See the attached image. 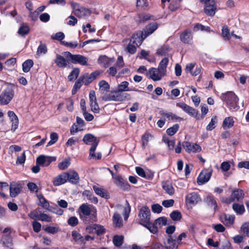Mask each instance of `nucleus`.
Returning <instances> with one entry per match:
<instances>
[{"instance_id": "obj_10", "label": "nucleus", "mask_w": 249, "mask_h": 249, "mask_svg": "<svg viewBox=\"0 0 249 249\" xmlns=\"http://www.w3.org/2000/svg\"><path fill=\"white\" fill-rule=\"evenodd\" d=\"M183 148L189 153H198L201 151V146L196 143H191L187 141H184L182 144Z\"/></svg>"}, {"instance_id": "obj_37", "label": "nucleus", "mask_w": 249, "mask_h": 249, "mask_svg": "<svg viewBox=\"0 0 249 249\" xmlns=\"http://www.w3.org/2000/svg\"><path fill=\"white\" fill-rule=\"evenodd\" d=\"M168 64V59L167 58H163L159 65L158 68L160 71L165 74L166 68Z\"/></svg>"}, {"instance_id": "obj_64", "label": "nucleus", "mask_w": 249, "mask_h": 249, "mask_svg": "<svg viewBox=\"0 0 249 249\" xmlns=\"http://www.w3.org/2000/svg\"><path fill=\"white\" fill-rule=\"evenodd\" d=\"M71 235L73 240L76 242L80 241L82 238V235L76 231H72Z\"/></svg>"}, {"instance_id": "obj_40", "label": "nucleus", "mask_w": 249, "mask_h": 249, "mask_svg": "<svg viewBox=\"0 0 249 249\" xmlns=\"http://www.w3.org/2000/svg\"><path fill=\"white\" fill-rule=\"evenodd\" d=\"M170 51V48L167 46H161L157 50V53L160 55H166Z\"/></svg>"}, {"instance_id": "obj_36", "label": "nucleus", "mask_w": 249, "mask_h": 249, "mask_svg": "<svg viewBox=\"0 0 249 249\" xmlns=\"http://www.w3.org/2000/svg\"><path fill=\"white\" fill-rule=\"evenodd\" d=\"M128 85L129 83L128 82L123 81L118 86L117 90L121 93H123V91L132 90V89H129Z\"/></svg>"}, {"instance_id": "obj_44", "label": "nucleus", "mask_w": 249, "mask_h": 249, "mask_svg": "<svg viewBox=\"0 0 249 249\" xmlns=\"http://www.w3.org/2000/svg\"><path fill=\"white\" fill-rule=\"evenodd\" d=\"M136 171L139 176H140V177H141L142 178H145L147 179L151 178L153 176V174L151 176H150V175L146 176L144 170L142 168L140 167H136Z\"/></svg>"}, {"instance_id": "obj_13", "label": "nucleus", "mask_w": 249, "mask_h": 249, "mask_svg": "<svg viewBox=\"0 0 249 249\" xmlns=\"http://www.w3.org/2000/svg\"><path fill=\"white\" fill-rule=\"evenodd\" d=\"M56 160L54 157H49L44 155H40L36 159V164L44 167L48 166L50 163Z\"/></svg>"}, {"instance_id": "obj_38", "label": "nucleus", "mask_w": 249, "mask_h": 249, "mask_svg": "<svg viewBox=\"0 0 249 249\" xmlns=\"http://www.w3.org/2000/svg\"><path fill=\"white\" fill-rule=\"evenodd\" d=\"M34 62L31 59H28L22 64V70L25 72H28L33 66Z\"/></svg>"}, {"instance_id": "obj_3", "label": "nucleus", "mask_w": 249, "mask_h": 249, "mask_svg": "<svg viewBox=\"0 0 249 249\" xmlns=\"http://www.w3.org/2000/svg\"><path fill=\"white\" fill-rule=\"evenodd\" d=\"M222 99L226 102L228 107L231 110H237L239 108L238 106V99L235 94L232 92H228L221 96Z\"/></svg>"}, {"instance_id": "obj_56", "label": "nucleus", "mask_w": 249, "mask_h": 249, "mask_svg": "<svg viewBox=\"0 0 249 249\" xmlns=\"http://www.w3.org/2000/svg\"><path fill=\"white\" fill-rule=\"evenodd\" d=\"M136 47L137 46L135 44L130 41L125 49L129 53L134 54L136 52Z\"/></svg>"}, {"instance_id": "obj_47", "label": "nucleus", "mask_w": 249, "mask_h": 249, "mask_svg": "<svg viewBox=\"0 0 249 249\" xmlns=\"http://www.w3.org/2000/svg\"><path fill=\"white\" fill-rule=\"evenodd\" d=\"M217 117L215 116H213L211 122L206 126V129L207 130H212L215 127V124L217 123Z\"/></svg>"}, {"instance_id": "obj_61", "label": "nucleus", "mask_w": 249, "mask_h": 249, "mask_svg": "<svg viewBox=\"0 0 249 249\" xmlns=\"http://www.w3.org/2000/svg\"><path fill=\"white\" fill-rule=\"evenodd\" d=\"M222 35L225 40H229L230 38L229 30L227 26H224L222 29Z\"/></svg>"}, {"instance_id": "obj_2", "label": "nucleus", "mask_w": 249, "mask_h": 249, "mask_svg": "<svg viewBox=\"0 0 249 249\" xmlns=\"http://www.w3.org/2000/svg\"><path fill=\"white\" fill-rule=\"evenodd\" d=\"M128 97H129L128 94L121 93L116 89L105 94L103 95L102 99L106 101L121 102L124 101Z\"/></svg>"}, {"instance_id": "obj_27", "label": "nucleus", "mask_w": 249, "mask_h": 249, "mask_svg": "<svg viewBox=\"0 0 249 249\" xmlns=\"http://www.w3.org/2000/svg\"><path fill=\"white\" fill-rule=\"evenodd\" d=\"M86 230L89 232H94L98 235L102 234L105 232L103 226L97 224L88 227Z\"/></svg>"}, {"instance_id": "obj_17", "label": "nucleus", "mask_w": 249, "mask_h": 249, "mask_svg": "<svg viewBox=\"0 0 249 249\" xmlns=\"http://www.w3.org/2000/svg\"><path fill=\"white\" fill-rule=\"evenodd\" d=\"M114 183L119 187L124 190H129L130 188V185L128 182L124 180L122 177L117 175L114 178Z\"/></svg>"}, {"instance_id": "obj_48", "label": "nucleus", "mask_w": 249, "mask_h": 249, "mask_svg": "<svg viewBox=\"0 0 249 249\" xmlns=\"http://www.w3.org/2000/svg\"><path fill=\"white\" fill-rule=\"evenodd\" d=\"M206 201L208 205L211 207L213 208L214 210L217 208V204L216 201L212 196H208L206 198Z\"/></svg>"}, {"instance_id": "obj_29", "label": "nucleus", "mask_w": 249, "mask_h": 249, "mask_svg": "<svg viewBox=\"0 0 249 249\" xmlns=\"http://www.w3.org/2000/svg\"><path fill=\"white\" fill-rule=\"evenodd\" d=\"M162 187L165 192L171 196L174 194L175 190L172 183L169 181H165L162 183Z\"/></svg>"}, {"instance_id": "obj_42", "label": "nucleus", "mask_w": 249, "mask_h": 249, "mask_svg": "<svg viewBox=\"0 0 249 249\" xmlns=\"http://www.w3.org/2000/svg\"><path fill=\"white\" fill-rule=\"evenodd\" d=\"M152 136L149 133H146L142 137V146L143 148L148 144L149 140L152 138Z\"/></svg>"}, {"instance_id": "obj_14", "label": "nucleus", "mask_w": 249, "mask_h": 249, "mask_svg": "<svg viewBox=\"0 0 249 249\" xmlns=\"http://www.w3.org/2000/svg\"><path fill=\"white\" fill-rule=\"evenodd\" d=\"M89 105L91 110L96 113H99L100 108L97 103L95 92L94 90H91L89 93Z\"/></svg>"}, {"instance_id": "obj_34", "label": "nucleus", "mask_w": 249, "mask_h": 249, "mask_svg": "<svg viewBox=\"0 0 249 249\" xmlns=\"http://www.w3.org/2000/svg\"><path fill=\"white\" fill-rule=\"evenodd\" d=\"M232 207L233 211L239 215L243 214L245 211V207L243 204L235 203L232 204Z\"/></svg>"}, {"instance_id": "obj_18", "label": "nucleus", "mask_w": 249, "mask_h": 249, "mask_svg": "<svg viewBox=\"0 0 249 249\" xmlns=\"http://www.w3.org/2000/svg\"><path fill=\"white\" fill-rule=\"evenodd\" d=\"M211 171H203L199 174L197 178V182L199 185H202L208 182L211 177Z\"/></svg>"}, {"instance_id": "obj_39", "label": "nucleus", "mask_w": 249, "mask_h": 249, "mask_svg": "<svg viewBox=\"0 0 249 249\" xmlns=\"http://www.w3.org/2000/svg\"><path fill=\"white\" fill-rule=\"evenodd\" d=\"M99 90L104 93L109 90L110 86L108 83L105 80H102L99 83Z\"/></svg>"}, {"instance_id": "obj_23", "label": "nucleus", "mask_w": 249, "mask_h": 249, "mask_svg": "<svg viewBox=\"0 0 249 249\" xmlns=\"http://www.w3.org/2000/svg\"><path fill=\"white\" fill-rule=\"evenodd\" d=\"M8 116L12 122L11 130L14 132L18 128V119L16 114L12 111L8 112Z\"/></svg>"}, {"instance_id": "obj_30", "label": "nucleus", "mask_w": 249, "mask_h": 249, "mask_svg": "<svg viewBox=\"0 0 249 249\" xmlns=\"http://www.w3.org/2000/svg\"><path fill=\"white\" fill-rule=\"evenodd\" d=\"M142 41L143 38L140 33L133 35L130 40V41L135 44L137 47L141 45Z\"/></svg>"}, {"instance_id": "obj_62", "label": "nucleus", "mask_w": 249, "mask_h": 249, "mask_svg": "<svg viewBox=\"0 0 249 249\" xmlns=\"http://www.w3.org/2000/svg\"><path fill=\"white\" fill-rule=\"evenodd\" d=\"M44 230L49 233L55 234L59 231V229L58 227L48 226L46 227Z\"/></svg>"}, {"instance_id": "obj_35", "label": "nucleus", "mask_w": 249, "mask_h": 249, "mask_svg": "<svg viewBox=\"0 0 249 249\" xmlns=\"http://www.w3.org/2000/svg\"><path fill=\"white\" fill-rule=\"evenodd\" d=\"M235 216L234 215L226 214L225 215L222 222L225 225L230 226L232 225Z\"/></svg>"}, {"instance_id": "obj_7", "label": "nucleus", "mask_w": 249, "mask_h": 249, "mask_svg": "<svg viewBox=\"0 0 249 249\" xmlns=\"http://www.w3.org/2000/svg\"><path fill=\"white\" fill-rule=\"evenodd\" d=\"M71 6L73 8V13L77 17L82 18L89 16L90 14L89 10L81 6L76 3H72Z\"/></svg>"}, {"instance_id": "obj_45", "label": "nucleus", "mask_w": 249, "mask_h": 249, "mask_svg": "<svg viewBox=\"0 0 249 249\" xmlns=\"http://www.w3.org/2000/svg\"><path fill=\"white\" fill-rule=\"evenodd\" d=\"M158 28V24L156 23L151 24L147 26L145 31L146 35L152 34Z\"/></svg>"}, {"instance_id": "obj_49", "label": "nucleus", "mask_w": 249, "mask_h": 249, "mask_svg": "<svg viewBox=\"0 0 249 249\" xmlns=\"http://www.w3.org/2000/svg\"><path fill=\"white\" fill-rule=\"evenodd\" d=\"M83 79L80 77L79 79L75 83L73 88L72 90V94H74L76 93L78 89H79L83 83Z\"/></svg>"}, {"instance_id": "obj_51", "label": "nucleus", "mask_w": 249, "mask_h": 249, "mask_svg": "<svg viewBox=\"0 0 249 249\" xmlns=\"http://www.w3.org/2000/svg\"><path fill=\"white\" fill-rule=\"evenodd\" d=\"M123 239L124 237L122 235H115L113 239V242L115 246L119 247L122 244Z\"/></svg>"}, {"instance_id": "obj_60", "label": "nucleus", "mask_w": 249, "mask_h": 249, "mask_svg": "<svg viewBox=\"0 0 249 249\" xmlns=\"http://www.w3.org/2000/svg\"><path fill=\"white\" fill-rule=\"evenodd\" d=\"M29 32V27L27 25H23L19 28L18 33L21 36H24L27 35Z\"/></svg>"}, {"instance_id": "obj_21", "label": "nucleus", "mask_w": 249, "mask_h": 249, "mask_svg": "<svg viewBox=\"0 0 249 249\" xmlns=\"http://www.w3.org/2000/svg\"><path fill=\"white\" fill-rule=\"evenodd\" d=\"M68 180V176L66 172L63 173L56 177H55L53 181L54 186H58L64 184Z\"/></svg>"}, {"instance_id": "obj_50", "label": "nucleus", "mask_w": 249, "mask_h": 249, "mask_svg": "<svg viewBox=\"0 0 249 249\" xmlns=\"http://www.w3.org/2000/svg\"><path fill=\"white\" fill-rule=\"evenodd\" d=\"M179 128V125L178 124H175L172 127L168 128L166 130V132L168 135L170 136H173L177 133Z\"/></svg>"}, {"instance_id": "obj_1", "label": "nucleus", "mask_w": 249, "mask_h": 249, "mask_svg": "<svg viewBox=\"0 0 249 249\" xmlns=\"http://www.w3.org/2000/svg\"><path fill=\"white\" fill-rule=\"evenodd\" d=\"M80 218L85 222H95L97 211L95 207L88 204H82L79 207Z\"/></svg>"}, {"instance_id": "obj_15", "label": "nucleus", "mask_w": 249, "mask_h": 249, "mask_svg": "<svg viewBox=\"0 0 249 249\" xmlns=\"http://www.w3.org/2000/svg\"><path fill=\"white\" fill-rule=\"evenodd\" d=\"M193 35L190 30H186L182 32L180 36V40L185 44H192Z\"/></svg>"}, {"instance_id": "obj_53", "label": "nucleus", "mask_w": 249, "mask_h": 249, "mask_svg": "<svg viewBox=\"0 0 249 249\" xmlns=\"http://www.w3.org/2000/svg\"><path fill=\"white\" fill-rule=\"evenodd\" d=\"M130 206L128 204V202L126 201L125 206L123 209V214L124 215V220H126L129 216V213L130 212Z\"/></svg>"}, {"instance_id": "obj_6", "label": "nucleus", "mask_w": 249, "mask_h": 249, "mask_svg": "<svg viewBox=\"0 0 249 249\" xmlns=\"http://www.w3.org/2000/svg\"><path fill=\"white\" fill-rule=\"evenodd\" d=\"M200 1L204 5L205 13L209 16H214L216 10L214 0H200Z\"/></svg>"}, {"instance_id": "obj_41", "label": "nucleus", "mask_w": 249, "mask_h": 249, "mask_svg": "<svg viewBox=\"0 0 249 249\" xmlns=\"http://www.w3.org/2000/svg\"><path fill=\"white\" fill-rule=\"evenodd\" d=\"M142 225L148 229L152 233L155 234L158 232V227L155 224V223L152 224L150 222H149V223H146Z\"/></svg>"}, {"instance_id": "obj_55", "label": "nucleus", "mask_w": 249, "mask_h": 249, "mask_svg": "<svg viewBox=\"0 0 249 249\" xmlns=\"http://www.w3.org/2000/svg\"><path fill=\"white\" fill-rule=\"evenodd\" d=\"M170 217L174 221H178L181 218V214L178 211H174L170 213Z\"/></svg>"}, {"instance_id": "obj_43", "label": "nucleus", "mask_w": 249, "mask_h": 249, "mask_svg": "<svg viewBox=\"0 0 249 249\" xmlns=\"http://www.w3.org/2000/svg\"><path fill=\"white\" fill-rule=\"evenodd\" d=\"M93 189L97 195H98L103 197H105L106 198H108V195L107 194V193L106 192H104L102 188H99L96 186H94L93 187Z\"/></svg>"}, {"instance_id": "obj_26", "label": "nucleus", "mask_w": 249, "mask_h": 249, "mask_svg": "<svg viewBox=\"0 0 249 249\" xmlns=\"http://www.w3.org/2000/svg\"><path fill=\"white\" fill-rule=\"evenodd\" d=\"M114 61L113 59L108 58L106 55H101L98 59V63L105 68L108 67Z\"/></svg>"}, {"instance_id": "obj_31", "label": "nucleus", "mask_w": 249, "mask_h": 249, "mask_svg": "<svg viewBox=\"0 0 249 249\" xmlns=\"http://www.w3.org/2000/svg\"><path fill=\"white\" fill-rule=\"evenodd\" d=\"M113 224L116 227L120 228L123 225V220L120 214L115 213L112 217Z\"/></svg>"}, {"instance_id": "obj_11", "label": "nucleus", "mask_w": 249, "mask_h": 249, "mask_svg": "<svg viewBox=\"0 0 249 249\" xmlns=\"http://www.w3.org/2000/svg\"><path fill=\"white\" fill-rule=\"evenodd\" d=\"M244 196V194L242 190L238 189L235 191H233L231 193L230 197L229 198H227L225 202L228 203H231L232 202L236 201H240L242 200Z\"/></svg>"}, {"instance_id": "obj_12", "label": "nucleus", "mask_w": 249, "mask_h": 249, "mask_svg": "<svg viewBox=\"0 0 249 249\" xmlns=\"http://www.w3.org/2000/svg\"><path fill=\"white\" fill-rule=\"evenodd\" d=\"M165 74L159 69L152 68L148 71L147 75L154 81H160Z\"/></svg>"}, {"instance_id": "obj_32", "label": "nucleus", "mask_w": 249, "mask_h": 249, "mask_svg": "<svg viewBox=\"0 0 249 249\" xmlns=\"http://www.w3.org/2000/svg\"><path fill=\"white\" fill-rule=\"evenodd\" d=\"M234 121L232 117H228L225 118L222 124V127L224 129L231 128L234 124Z\"/></svg>"}, {"instance_id": "obj_19", "label": "nucleus", "mask_w": 249, "mask_h": 249, "mask_svg": "<svg viewBox=\"0 0 249 249\" xmlns=\"http://www.w3.org/2000/svg\"><path fill=\"white\" fill-rule=\"evenodd\" d=\"M200 200V198L196 193L193 192L188 194L186 196V202L190 205H196Z\"/></svg>"}, {"instance_id": "obj_22", "label": "nucleus", "mask_w": 249, "mask_h": 249, "mask_svg": "<svg viewBox=\"0 0 249 249\" xmlns=\"http://www.w3.org/2000/svg\"><path fill=\"white\" fill-rule=\"evenodd\" d=\"M100 75L99 71H94L90 74H85L83 76H81L83 79V83L85 85H88L92 81L95 80L98 76Z\"/></svg>"}, {"instance_id": "obj_63", "label": "nucleus", "mask_w": 249, "mask_h": 249, "mask_svg": "<svg viewBox=\"0 0 249 249\" xmlns=\"http://www.w3.org/2000/svg\"><path fill=\"white\" fill-rule=\"evenodd\" d=\"M38 220L42 221L50 222L52 221V217L47 214L42 213H40Z\"/></svg>"}, {"instance_id": "obj_57", "label": "nucleus", "mask_w": 249, "mask_h": 249, "mask_svg": "<svg viewBox=\"0 0 249 249\" xmlns=\"http://www.w3.org/2000/svg\"><path fill=\"white\" fill-rule=\"evenodd\" d=\"M180 2L178 1H172L168 6V8L171 11H175L179 8Z\"/></svg>"}, {"instance_id": "obj_33", "label": "nucleus", "mask_w": 249, "mask_h": 249, "mask_svg": "<svg viewBox=\"0 0 249 249\" xmlns=\"http://www.w3.org/2000/svg\"><path fill=\"white\" fill-rule=\"evenodd\" d=\"M55 62L57 66L60 68L65 67L67 65V60L63 56L59 54L56 55Z\"/></svg>"}, {"instance_id": "obj_58", "label": "nucleus", "mask_w": 249, "mask_h": 249, "mask_svg": "<svg viewBox=\"0 0 249 249\" xmlns=\"http://www.w3.org/2000/svg\"><path fill=\"white\" fill-rule=\"evenodd\" d=\"M79 69L78 68L74 69L69 75V79L70 81H71L74 79H76L79 73Z\"/></svg>"}, {"instance_id": "obj_24", "label": "nucleus", "mask_w": 249, "mask_h": 249, "mask_svg": "<svg viewBox=\"0 0 249 249\" xmlns=\"http://www.w3.org/2000/svg\"><path fill=\"white\" fill-rule=\"evenodd\" d=\"M68 176V180L71 183L77 184L79 181V177L78 173L74 170H70L66 172Z\"/></svg>"}, {"instance_id": "obj_5", "label": "nucleus", "mask_w": 249, "mask_h": 249, "mask_svg": "<svg viewBox=\"0 0 249 249\" xmlns=\"http://www.w3.org/2000/svg\"><path fill=\"white\" fill-rule=\"evenodd\" d=\"M83 141L85 144L91 145L89 151H90V155H92L93 152L95 151L96 147L99 144V140L92 134L88 133L84 136Z\"/></svg>"}, {"instance_id": "obj_16", "label": "nucleus", "mask_w": 249, "mask_h": 249, "mask_svg": "<svg viewBox=\"0 0 249 249\" xmlns=\"http://www.w3.org/2000/svg\"><path fill=\"white\" fill-rule=\"evenodd\" d=\"M177 106L192 117H196L198 115V111L196 109L184 103H178L177 104Z\"/></svg>"}, {"instance_id": "obj_25", "label": "nucleus", "mask_w": 249, "mask_h": 249, "mask_svg": "<svg viewBox=\"0 0 249 249\" xmlns=\"http://www.w3.org/2000/svg\"><path fill=\"white\" fill-rule=\"evenodd\" d=\"M165 245V248L167 249H177L179 244L175 238L172 236H169Z\"/></svg>"}, {"instance_id": "obj_46", "label": "nucleus", "mask_w": 249, "mask_h": 249, "mask_svg": "<svg viewBox=\"0 0 249 249\" xmlns=\"http://www.w3.org/2000/svg\"><path fill=\"white\" fill-rule=\"evenodd\" d=\"M154 223L158 228H160L166 225L167 220L166 218L164 217H161L157 219L155 221Z\"/></svg>"}, {"instance_id": "obj_54", "label": "nucleus", "mask_w": 249, "mask_h": 249, "mask_svg": "<svg viewBox=\"0 0 249 249\" xmlns=\"http://www.w3.org/2000/svg\"><path fill=\"white\" fill-rule=\"evenodd\" d=\"M51 140L47 143V146H51L55 143L58 140V136L57 133H52L50 135Z\"/></svg>"}, {"instance_id": "obj_28", "label": "nucleus", "mask_w": 249, "mask_h": 249, "mask_svg": "<svg viewBox=\"0 0 249 249\" xmlns=\"http://www.w3.org/2000/svg\"><path fill=\"white\" fill-rule=\"evenodd\" d=\"M21 186L20 185L15 182L11 183L10 186V193L11 196L16 197L20 192Z\"/></svg>"}, {"instance_id": "obj_4", "label": "nucleus", "mask_w": 249, "mask_h": 249, "mask_svg": "<svg viewBox=\"0 0 249 249\" xmlns=\"http://www.w3.org/2000/svg\"><path fill=\"white\" fill-rule=\"evenodd\" d=\"M64 54L68 60L71 61L72 63H78L83 66L88 65V59L83 55L80 54H72L69 52H64Z\"/></svg>"}, {"instance_id": "obj_20", "label": "nucleus", "mask_w": 249, "mask_h": 249, "mask_svg": "<svg viewBox=\"0 0 249 249\" xmlns=\"http://www.w3.org/2000/svg\"><path fill=\"white\" fill-rule=\"evenodd\" d=\"M159 114L162 117H166L169 120L173 121L180 122L183 120L181 117L177 116L172 112H166L163 110H161L159 112Z\"/></svg>"}, {"instance_id": "obj_52", "label": "nucleus", "mask_w": 249, "mask_h": 249, "mask_svg": "<svg viewBox=\"0 0 249 249\" xmlns=\"http://www.w3.org/2000/svg\"><path fill=\"white\" fill-rule=\"evenodd\" d=\"M70 165V159H65L64 161L59 163L58 167L59 169L63 170L67 169Z\"/></svg>"}, {"instance_id": "obj_9", "label": "nucleus", "mask_w": 249, "mask_h": 249, "mask_svg": "<svg viewBox=\"0 0 249 249\" xmlns=\"http://www.w3.org/2000/svg\"><path fill=\"white\" fill-rule=\"evenodd\" d=\"M139 217L140 224L142 225L146 223H149L150 220V209L146 206L142 207L139 211Z\"/></svg>"}, {"instance_id": "obj_59", "label": "nucleus", "mask_w": 249, "mask_h": 249, "mask_svg": "<svg viewBox=\"0 0 249 249\" xmlns=\"http://www.w3.org/2000/svg\"><path fill=\"white\" fill-rule=\"evenodd\" d=\"M243 233L247 236H249V222L244 223L241 228Z\"/></svg>"}, {"instance_id": "obj_8", "label": "nucleus", "mask_w": 249, "mask_h": 249, "mask_svg": "<svg viewBox=\"0 0 249 249\" xmlns=\"http://www.w3.org/2000/svg\"><path fill=\"white\" fill-rule=\"evenodd\" d=\"M14 95L13 89L11 88L6 89L0 95V104L1 105L8 104L13 99Z\"/></svg>"}]
</instances>
